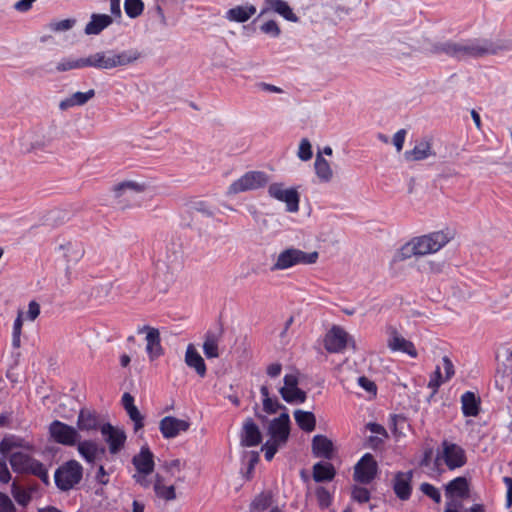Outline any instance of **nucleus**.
<instances>
[{
	"label": "nucleus",
	"mask_w": 512,
	"mask_h": 512,
	"mask_svg": "<svg viewBox=\"0 0 512 512\" xmlns=\"http://www.w3.org/2000/svg\"><path fill=\"white\" fill-rule=\"evenodd\" d=\"M467 463L466 451L462 446L449 440H443L437 448L433 461V471L440 475L444 468L456 470L463 467Z\"/></svg>",
	"instance_id": "7ed1b4c3"
},
{
	"label": "nucleus",
	"mask_w": 512,
	"mask_h": 512,
	"mask_svg": "<svg viewBox=\"0 0 512 512\" xmlns=\"http://www.w3.org/2000/svg\"><path fill=\"white\" fill-rule=\"evenodd\" d=\"M75 22V19H64L51 23L50 28L55 32L67 31L74 26Z\"/></svg>",
	"instance_id": "052dcab7"
},
{
	"label": "nucleus",
	"mask_w": 512,
	"mask_h": 512,
	"mask_svg": "<svg viewBox=\"0 0 512 512\" xmlns=\"http://www.w3.org/2000/svg\"><path fill=\"white\" fill-rule=\"evenodd\" d=\"M447 381L448 380L442 374L441 366H437L435 371L430 376L428 388L432 389L433 391H437L438 388Z\"/></svg>",
	"instance_id": "603ef678"
},
{
	"label": "nucleus",
	"mask_w": 512,
	"mask_h": 512,
	"mask_svg": "<svg viewBox=\"0 0 512 512\" xmlns=\"http://www.w3.org/2000/svg\"><path fill=\"white\" fill-rule=\"evenodd\" d=\"M261 441L262 435L259 427L251 418H248L243 424L241 445L245 447H254L260 444Z\"/></svg>",
	"instance_id": "412c9836"
},
{
	"label": "nucleus",
	"mask_w": 512,
	"mask_h": 512,
	"mask_svg": "<svg viewBox=\"0 0 512 512\" xmlns=\"http://www.w3.org/2000/svg\"><path fill=\"white\" fill-rule=\"evenodd\" d=\"M146 333V353L151 361L163 355L164 350L161 346L160 332L157 328L143 326L138 329V333Z\"/></svg>",
	"instance_id": "f3484780"
},
{
	"label": "nucleus",
	"mask_w": 512,
	"mask_h": 512,
	"mask_svg": "<svg viewBox=\"0 0 512 512\" xmlns=\"http://www.w3.org/2000/svg\"><path fill=\"white\" fill-rule=\"evenodd\" d=\"M377 463L370 453L364 454L354 468V479L357 482L368 484L376 476Z\"/></svg>",
	"instance_id": "2eb2a0df"
},
{
	"label": "nucleus",
	"mask_w": 512,
	"mask_h": 512,
	"mask_svg": "<svg viewBox=\"0 0 512 512\" xmlns=\"http://www.w3.org/2000/svg\"><path fill=\"white\" fill-rule=\"evenodd\" d=\"M283 386L279 388V393L284 401L290 404H301L306 400V393L298 387V372L287 373L283 378Z\"/></svg>",
	"instance_id": "9d476101"
},
{
	"label": "nucleus",
	"mask_w": 512,
	"mask_h": 512,
	"mask_svg": "<svg viewBox=\"0 0 512 512\" xmlns=\"http://www.w3.org/2000/svg\"><path fill=\"white\" fill-rule=\"evenodd\" d=\"M444 369V376L447 380H450L454 374H455V370H454V365L452 363V361L449 359V357L447 356H444L442 358V367L441 369Z\"/></svg>",
	"instance_id": "0e129e2a"
},
{
	"label": "nucleus",
	"mask_w": 512,
	"mask_h": 512,
	"mask_svg": "<svg viewBox=\"0 0 512 512\" xmlns=\"http://www.w3.org/2000/svg\"><path fill=\"white\" fill-rule=\"evenodd\" d=\"M14 511V505L11 501V499L3 494L0 493V512H13Z\"/></svg>",
	"instance_id": "774afa93"
},
{
	"label": "nucleus",
	"mask_w": 512,
	"mask_h": 512,
	"mask_svg": "<svg viewBox=\"0 0 512 512\" xmlns=\"http://www.w3.org/2000/svg\"><path fill=\"white\" fill-rule=\"evenodd\" d=\"M87 67L86 57L84 58H64L56 66L57 71L65 72L73 69Z\"/></svg>",
	"instance_id": "c03bdc74"
},
{
	"label": "nucleus",
	"mask_w": 512,
	"mask_h": 512,
	"mask_svg": "<svg viewBox=\"0 0 512 512\" xmlns=\"http://www.w3.org/2000/svg\"><path fill=\"white\" fill-rule=\"evenodd\" d=\"M132 463L136 472L152 473L154 471V455L147 446H142L140 452L134 455Z\"/></svg>",
	"instance_id": "b1692460"
},
{
	"label": "nucleus",
	"mask_w": 512,
	"mask_h": 512,
	"mask_svg": "<svg viewBox=\"0 0 512 512\" xmlns=\"http://www.w3.org/2000/svg\"><path fill=\"white\" fill-rule=\"evenodd\" d=\"M260 393L263 398V409L267 413H275L281 407L278 400L269 396V390L266 385L261 386Z\"/></svg>",
	"instance_id": "8fccbe9b"
},
{
	"label": "nucleus",
	"mask_w": 512,
	"mask_h": 512,
	"mask_svg": "<svg viewBox=\"0 0 512 512\" xmlns=\"http://www.w3.org/2000/svg\"><path fill=\"white\" fill-rule=\"evenodd\" d=\"M23 312L19 311L18 315L13 323V329H12V346L14 348H19L21 345V333H22V326H23Z\"/></svg>",
	"instance_id": "3c124183"
},
{
	"label": "nucleus",
	"mask_w": 512,
	"mask_h": 512,
	"mask_svg": "<svg viewBox=\"0 0 512 512\" xmlns=\"http://www.w3.org/2000/svg\"><path fill=\"white\" fill-rule=\"evenodd\" d=\"M32 457L23 452H14L10 455L9 462L14 472L24 473L27 470L29 463L31 464Z\"/></svg>",
	"instance_id": "58836bf2"
},
{
	"label": "nucleus",
	"mask_w": 512,
	"mask_h": 512,
	"mask_svg": "<svg viewBox=\"0 0 512 512\" xmlns=\"http://www.w3.org/2000/svg\"><path fill=\"white\" fill-rule=\"evenodd\" d=\"M352 498L359 503H366L370 499V492L367 488L355 486L352 490Z\"/></svg>",
	"instance_id": "bf43d9fd"
},
{
	"label": "nucleus",
	"mask_w": 512,
	"mask_h": 512,
	"mask_svg": "<svg viewBox=\"0 0 512 512\" xmlns=\"http://www.w3.org/2000/svg\"><path fill=\"white\" fill-rule=\"evenodd\" d=\"M273 504V493L269 490L262 491L252 500L250 504L251 512H264Z\"/></svg>",
	"instance_id": "f704fd0d"
},
{
	"label": "nucleus",
	"mask_w": 512,
	"mask_h": 512,
	"mask_svg": "<svg viewBox=\"0 0 512 512\" xmlns=\"http://www.w3.org/2000/svg\"><path fill=\"white\" fill-rule=\"evenodd\" d=\"M49 433L55 442L66 446H73L80 439V434L76 428L58 420L50 424Z\"/></svg>",
	"instance_id": "9b49d317"
},
{
	"label": "nucleus",
	"mask_w": 512,
	"mask_h": 512,
	"mask_svg": "<svg viewBox=\"0 0 512 512\" xmlns=\"http://www.w3.org/2000/svg\"><path fill=\"white\" fill-rule=\"evenodd\" d=\"M268 192L271 197L286 203L287 211L296 212L299 208V194L295 188H284L281 183H273Z\"/></svg>",
	"instance_id": "ddd939ff"
},
{
	"label": "nucleus",
	"mask_w": 512,
	"mask_h": 512,
	"mask_svg": "<svg viewBox=\"0 0 512 512\" xmlns=\"http://www.w3.org/2000/svg\"><path fill=\"white\" fill-rule=\"evenodd\" d=\"M314 167L316 175L318 176L321 182L327 183L332 179V169L328 161L321 155V153H318L316 155Z\"/></svg>",
	"instance_id": "c9c22d12"
},
{
	"label": "nucleus",
	"mask_w": 512,
	"mask_h": 512,
	"mask_svg": "<svg viewBox=\"0 0 512 512\" xmlns=\"http://www.w3.org/2000/svg\"><path fill=\"white\" fill-rule=\"evenodd\" d=\"M19 447L31 449V446L29 444L24 443V441L17 436L4 437L0 441V453L3 455H6L9 452H11L12 449Z\"/></svg>",
	"instance_id": "ea45409f"
},
{
	"label": "nucleus",
	"mask_w": 512,
	"mask_h": 512,
	"mask_svg": "<svg viewBox=\"0 0 512 512\" xmlns=\"http://www.w3.org/2000/svg\"><path fill=\"white\" fill-rule=\"evenodd\" d=\"M446 496L449 497H463L467 494L468 491V483L466 478L457 477L450 481L446 485Z\"/></svg>",
	"instance_id": "e433bc0d"
},
{
	"label": "nucleus",
	"mask_w": 512,
	"mask_h": 512,
	"mask_svg": "<svg viewBox=\"0 0 512 512\" xmlns=\"http://www.w3.org/2000/svg\"><path fill=\"white\" fill-rule=\"evenodd\" d=\"M255 13L256 7L254 5H239L229 9L225 18L232 22L243 23L248 21Z\"/></svg>",
	"instance_id": "bb28decb"
},
{
	"label": "nucleus",
	"mask_w": 512,
	"mask_h": 512,
	"mask_svg": "<svg viewBox=\"0 0 512 512\" xmlns=\"http://www.w3.org/2000/svg\"><path fill=\"white\" fill-rule=\"evenodd\" d=\"M462 412L464 416L475 417L479 413L480 400L471 391H466L461 396Z\"/></svg>",
	"instance_id": "2f4dec72"
},
{
	"label": "nucleus",
	"mask_w": 512,
	"mask_h": 512,
	"mask_svg": "<svg viewBox=\"0 0 512 512\" xmlns=\"http://www.w3.org/2000/svg\"><path fill=\"white\" fill-rule=\"evenodd\" d=\"M260 31L272 38H278L281 34V29L276 21L269 20L260 26Z\"/></svg>",
	"instance_id": "5fc2aeb1"
},
{
	"label": "nucleus",
	"mask_w": 512,
	"mask_h": 512,
	"mask_svg": "<svg viewBox=\"0 0 512 512\" xmlns=\"http://www.w3.org/2000/svg\"><path fill=\"white\" fill-rule=\"evenodd\" d=\"M273 11L283 17L285 20L297 23L299 17L293 12L289 4L284 0H264L263 8L258 17Z\"/></svg>",
	"instance_id": "6ab92c4d"
},
{
	"label": "nucleus",
	"mask_w": 512,
	"mask_h": 512,
	"mask_svg": "<svg viewBox=\"0 0 512 512\" xmlns=\"http://www.w3.org/2000/svg\"><path fill=\"white\" fill-rule=\"evenodd\" d=\"M190 209L193 212L201 214L203 217L202 220H211L216 222L225 221L223 218L220 217L221 212L212 205H210L209 203H207L206 201H195L191 204Z\"/></svg>",
	"instance_id": "cd10ccee"
},
{
	"label": "nucleus",
	"mask_w": 512,
	"mask_h": 512,
	"mask_svg": "<svg viewBox=\"0 0 512 512\" xmlns=\"http://www.w3.org/2000/svg\"><path fill=\"white\" fill-rule=\"evenodd\" d=\"M319 253L317 251L304 252L297 248H287L282 250L276 257L271 270H286L296 265H311L317 262Z\"/></svg>",
	"instance_id": "423d86ee"
},
{
	"label": "nucleus",
	"mask_w": 512,
	"mask_h": 512,
	"mask_svg": "<svg viewBox=\"0 0 512 512\" xmlns=\"http://www.w3.org/2000/svg\"><path fill=\"white\" fill-rule=\"evenodd\" d=\"M267 182L268 177L266 173L261 171H249L228 187L227 194L236 195L242 192L256 190L264 187Z\"/></svg>",
	"instance_id": "6e6552de"
},
{
	"label": "nucleus",
	"mask_w": 512,
	"mask_h": 512,
	"mask_svg": "<svg viewBox=\"0 0 512 512\" xmlns=\"http://www.w3.org/2000/svg\"><path fill=\"white\" fill-rule=\"evenodd\" d=\"M456 42L446 40L442 42H435L431 46V52L437 55L445 54L448 57L455 59Z\"/></svg>",
	"instance_id": "79ce46f5"
},
{
	"label": "nucleus",
	"mask_w": 512,
	"mask_h": 512,
	"mask_svg": "<svg viewBox=\"0 0 512 512\" xmlns=\"http://www.w3.org/2000/svg\"><path fill=\"white\" fill-rule=\"evenodd\" d=\"M145 184L136 181H123L113 187V197L119 200L122 208L132 206L138 202V196L144 192Z\"/></svg>",
	"instance_id": "1a4fd4ad"
},
{
	"label": "nucleus",
	"mask_w": 512,
	"mask_h": 512,
	"mask_svg": "<svg viewBox=\"0 0 512 512\" xmlns=\"http://www.w3.org/2000/svg\"><path fill=\"white\" fill-rule=\"evenodd\" d=\"M358 384L361 388H363L365 391L372 395H376L377 387L376 384L368 379L367 377L361 376L358 378Z\"/></svg>",
	"instance_id": "680f3d73"
},
{
	"label": "nucleus",
	"mask_w": 512,
	"mask_h": 512,
	"mask_svg": "<svg viewBox=\"0 0 512 512\" xmlns=\"http://www.w3.org/2000/svg\"><path fill=\"white\" fill-rule=\"evenodd\" d=\"M191 423L188 420L166 416L160 420L159 430L165 439L178 437L189 430Z\"/></svg>",
	"instance_id": "dca6fc26"
},
{
	"label": "nucleus",
	"mask_w": 512,
	"mask_h": 512,
	"mask_svg": "<svg viewBox=\"0 0 512 512\" xmlns=\"http://www.w3.org/2000/svg\"><path fill=\"white\" fill-rule=\"evenodd\" d=\"M412 472H398L393 480V490L401 500L409 499L411 495Z\"/></svg>",
	"instance_id": "5701e85b"
},
{
	"label": "nucleus",
	"mask_w": 512,
	"mask_h": 512,
	"mask_svg": "<svg viewBox=\"0 0 512 512\" xmlns=\"http://www.w3.org/2000/svg\"><path fill=\"white\" fill-rule=\"evenodd\" d=\"M61 248L64 250V256L70 263H77L84 255V249L81 244L78 243H67L62 245Z\"/></svg>",
	"instance_id": "a19ab883"
},
{
	"label": "nucleus",
	"mask_w": 512,
	"mask_h": 512,
	"mask_svg": "<svg viewBox=\"0 0 512 512\" xmlns=\"http://www.w3.org/2000/svg\"><path fill=\"white\" fill-rule=\"evenodd\" d=\"M387 345L390 350L394 352H402L409 355L411 358L418 356L417 350L414 344L402 337L395 328H391L389 331V337Z\"/></svg>",
	"instance_id": "aec40b11"
},
{
	"label": "nucleus",
	"mask_w": 512,
	"mask_h": 512,
	"mask_svg": "<svg viewBox=\"0 0 512 512\" xmlns=\"http://www.w3.org/2000/svg\"><path fill=\"white\" fill-rule=\"evenodd\" d=\"M336 472L329 462H319L313 466V479L316 482L331 481Z\"/></svg>",
	"instance_id": "72a5a7b5"
},
{
	"label": "nucleus",
	"mask_w": 512,
	"mask_h": 512,
	"mask_svg": "<svg viewBox=\"0 0 512 512\" xmlns=\"http://www.w3.org/2000/svg\"><path fill=\"white\" fill-rule=\"evenodd\" d=\"M455 236V233L444 228L428 234L412 237L400 246L395 252L392 263H399L412 257L419 258L435 254L446 246Z\"/></svg>",
	"instance_id": "f257e3e1"
},
{
	"label": "nucleus",
	"mask_w": 512,
	"mask_h": 512,
	"mask_svg": "<svg viewBox=\"0 0 512 512\" xmlns=\"http://www.w3.org/2000/svg\"><path fill=\"white\" fill-rule=\"evenodd\" d=\"M509 46L502 41H493L487 38H470L456 42L455 59H479L488 55H496L500 51L508 50Z\"/></svg>",
	"instance_id": "f03ea898"
},
{
	"label": "nucleus",
	"mask_w": 512,
	"mask_h": 512,
	"mask_svg": "<svg viewBox=\"0 0 512 512\" xmlns=\"http://www.w3.org/2000/svg\"><path fill=\"white\" fill-rule=\"evenodd\" d=\"M312 450L316 457L331 459L333 455V443L323 435H315L312 440Z\"/></svg>",
	"instance_id": "c756f323"
},
{
	"label": "nucleus",
	"mask_w": 512,
	"mask_h": 512,
	"mask_svg": "<svg viewBox=\"0 0 512 512\" xmlns=\"http://www.w3.org/2000/svg\"><path fill=\"white\" fill-rule=\"evenodd\" d=\"M100 432L111 454H118L124 448L127 436L123 429L110 423H103Z\"/></svg>",
	"instance_id": "f8f14e48"
},
{
	"label": "nucleus",
	"mask_w": 512,
	"mask_h": 512,
	"mask_svg": "<svg viewBox=\"0 0 512 512\" xmlns=\"http://www.w3.org/2000/svg\"><path fill=\"white\" fill-rule=\"evenodd\" d=\"M124 10L129 18L135 19L143 13L144 3L142 0H125Z\"/></svg>",
	"instance_id": "09e8293b"
},
{
	"label": "nucleus",
	"mask_w": 512,
	"mask_h": 512,
	"mask_svg": "<svg viewBox=\"0 0 512 512\" xmlns=\"http://www.w3.org/2000/svg\"><path fill=\"white\" fill-rule=\"evenodd\" d=\"M103 423L100 422L99 416L97 413L88 410L81 409L77 419V428L83 432H93L100 430V427Z\"/></svg>",
	"instance_id": "4be33fe9"
},
{
	"label": "nucleus",
	"mask_w": 512,
	"mask_h": 512,
	"mask_svg": "<svg viewBox=\"0 0 512 512\" xmlns=\"http://www.w3.org/2000/svg\"><path fill=\"white\" fill-rule=\"evenodd\" d=\"M152 473H141V472H136L134 475H133V479L135 480V482L137 484H139L141 487L143 488H149L152 484V482L149 480V476L151 475Z\"/></svg>",
	"instance_id": "69168bd1"
},
{
	"label": "nucleus",
	"mask_w": 512,
	"mask_h": 512,
	"mask_svg": "<svg viewBox=\"0 0 512 512\" xmlns=\"http://www.w3.org/2000/svg\"><path fill=\"white\" fill-rule=\"evenodd\" d=\"M317 501L321 508H327L331 503V494L324 487H317L315 491Z\"/></svg>",
	"instance_id": "13d9d810"
},
{
	"label": "nucleus",
	"mask_w": 512,
	"mask_h": 512,
	"mask_svg": "<svg viewBox=\"0 0 512 512\" xmlns=\"http://www.w3.org/2000/svg\"><path fill=\"white\" fill-rule=\"evenodd\" d=\"M420 490L422 491L423 494L430 497L436 503L441 502V493L435 486L429 483H422L420 486Z\"/></svg>",
	"instance_id": "6e6d98bb"
},
{
	"label": "nucleus",
	"mask_w": 512,
	"mask_h": 512,
	"mask_svg": "<svg viewBox=\"0 0 512 512\" xmlns=\"http://www.w3.org/2000/svg\"><path fill=\"white\" fill-rule=\"evenodd\" d=\"M112 23L113 19L110 15L93 13L84 32L87 35H98Z\"/></svg>",
	"instance_id": "393cba45"
},
{
	"label": "nucleus",
	"mask_w": 512,
	"mask_h": 512,
	"mask_svg": "<svg viewBox=\"0 0 512 512\" xmlns=\"http://www.w3.org/2000/svg\"><path fill=\"white\" fill-rule=\"evenodd\" d=\"M25 473H31L37 476L45 484L49 483V475L46 466L34 458L31 464L29 463Z\"/></svg>",
	"instance_id": "49530a36"
},
{
	"label": "nucleus",
	"mask_w": 512,
	"mask_h": 512,
	"mask_svg": "<svg viewBox=\"0 0 512 512\" xmlns=\"http://www.w3.org/2000/svg\"><path fill=\"white\" fill-rule=\"evenodd\" d=\"M406 134L405 129H400L393 135V144L398 152L403 149Z\"/></svg>",
	"instance_id": "338daca9"
},
{
	"label": "nucleus",
	"mask_w": 512,
	"mask_h": 512,
	"mask_svg": "<svg viewBox=\"0 0 512 512\" xmlns=\"http://www.w3.org/2000/svg\"><path fill=\"white\" fill-rule=\"evenodd\" d=\"M72 220V213L62 209H53L44 216L45 222H53L55 224L69 222Z\"/></svg>",
	"instance_id": "de8ad7c7"
},
{
	"label": "nucleus",
	"mask_w": 512,
	"mask_h": 512,
	"mask_svg": "<svg viewBox=\"0 0 512 512\" xmlns=\"http://www.w3.org/2000/svg\"><path fill=\"white\" fill-rule=\"evenodd\" d=\"M25 473H31L37 476L45 484L49 483V475L46 466L34 458L31 464L29 463Z\"/></svg>",
	"instance_id": "a18cd8bd"
},
{
	"label": "nucleus",
	"mask_w": 512,
	"mask_h": 512,
	"mask_svg": "<svg viewBox=\"0 0 512 512\" xmlns=\"http://www.w3.org/2000/svg\"><path fill=\"white\" fill-rule=\"evenodd\" d=\"M77 450L80 456L89 464H94L106 453L105 447L95 440H83L77 442Z\"/></svg>",
	"instance_id": "a211bd4d"
},
{
	"label": "nucleus",
	"mask_w": 512,
	"mask_h": 512,
	"mask_svg": "<svg viewBox=\"0 0 512 512\" xmlns=\"http://www.w3.org/2000/svg\"><path fill=\"white\" fill-rule=\"evenodd\" d=\"M294 418L297 425L306 432H311L315 429L316 419L312 412L296 410Z\"/></svg>",
	"instance_id": "4c0bfd02"
},
{
	"label": "nucleus",
	"mask_w": 512,
	"mask_h": 512,
	"mask_svg": "<svg viewBox=\"0 0 512 512\" xmlns=\"http://www.w3.org/2000/svg\"><path fill=\"white\" fill-rule=\"evenodd\" d=\"M185 363L188 367L193 368L200 377L206 375V364L204 359L195 349L193 344H189L185 353Z\"/></svg>",
	"instance_id": "a878e982"
},
{
	"label": "nucleus",
	"mask_w": 512,
	"mask_h": 512,
	"mask_svg": "<svg viewBox=\"0 0 512 512\" xmlns=\"http://www.w3.org/2000/svg\"><path fill=\"white\" fill-rule=\"evenodd\" d=\"M127 414L134 423V430L138 431L144 426L143 416L136 406L126 409Z\"/></svg>",
	"instance_id": "4d7b16f0"
},
{
	"label": "nucleus",
	"mask_w": 512,
	"mask_h": 512,
	"mask_svg": "<svg viewBox=\"0 0 512 512\" xmlns=\"http://www.w3.org/2000/svg\"><path fill=\"white\" fill-rule=\"evenodd\" d=\"M290 434V417L284 412L279 417L274 418L268 427L269 439L262 446L265 453V459L271 461L277 451L283 447Z\"/></svg>",
	"instance_id": "20e7f679"
},
{
	"label": "nucleus",
	"mask_w": 512,
	"mask_h": 512,
	"mask_svg": "<svg viewBox=\"0 0 512 512\" xmlns=\"http://www.w3.org/2000/svg\"><path fill=\"white\" fill-rule=\"evenodd\" d=\"M140 57L137 50H124L116 52L115 50L101 51L86 57L87 67L109 70L120 66H126L136 61Z\"/></svg>",
	"instance_id": "39448f33"
},
{
	"label": "nucleus",
	"mask_w": 512,
	"mask_h": 512,
	"mask_svg": "<svg viewBox=\"0 0 512 512\" xmlns=\"http://www.w3.org/2000/svg\"><path fill=\"white\" fill-rule=\"evenodd\" d=\"M218 337L213 333H207L203 343V352L207 358H217L218 352Z\"/></svg>",
	"instance_id": "37998d69"
},
{
	"label": "nucleus",
	"mask_w": 512,
	"mask_h": 512,
	"mask_svg": "<svg viewBox=\"0 0 512 512\" xmlns=\"http://www.w3.org/2000/svg\"><path fill=\"white\" fill-rule=\"evenodd\" d=\"M82 474L81 464L76 460H70L55 471V484L63 491L70 490L80 482Z\"/></svg>",
	"instance_id": "0eeeda50"
},
{
	"label": "nucleus",
	"mask_w": 512,
	"mask_h": 512,
	"mask_svg": "<svg viewBox=\"0 0 512 512\" xmlns=\"http://www.w3.org/2000/svg\"><path fill=\"white\" fill-rule=\"evenodd\" d=\"M351 340L349 334L339 326H333L325 335L324 347L329 353H341Z\"/></svg>",
	"instance_id": "4468645a"
},
{
	"label": "nucleus",
	"mask_w": 512,
	"mask_h": 512,
	"mask_svg": "<svg viewBox=\"0 0 512 512\" xmlns=\"http://www.w3.org/2000/svg\"><path fill=\"white\" fill-rule=\"evenodd\" d=\"M12 493L19 504L24 505L30 499L29 495L26 492L22 491L20 488H18L15 483L12 484Z\"/></svg>",
	"instance_id": "e2e57ef3"
},
{
	"label": "nucleus",
	"mask_w": 512,
	"mask_h": 512,
	"mask_svg": "<svg viewBox=\"0 0 512 512\" xmlns=\"http://www.w3.org/2000/svg\"><path fill=\"white\" fill-rule=\"evenodd\" d=\"M297 156L302 161H309L312 158V156H313L312 146H311L310 141L307 138H303L300 141Z\"/></svg>",
	"instance_id": "864d4df0"
},
{
	"label": "nucleus",
	"mask_w": 512,
	"mask_h": 512,
	"mask_svg": "<svg viewBox=\"0 0 512 512\" xmlns=\"http://www.w3.org/2000/svg\"><path fill=\"white\" fill-rule=\"evenodd\" d=\"M95 96V90L90 89L86 92H75L71 96L63 99L59 103V109L65 111L74 106H83L89 100H91Z\"/></svg>",
	"instance_id": "c85d7f7f"
},
{
	"label": "nucleus",
	"mask_w": 512,
	"mask_h": 512,
	"mask_svg": "<svg viewBox=\"0 0 512 512\" xmlns=\"http://www.w3.org/2000/svg\"><path fill=\"white\" fill-rule=\"evenodd\" d=\"M153 489L157 497L166 501L176 498L175 487L173 485H165L164 478L158 473L154 478Z\"/></svg>",
	"instance_id": "473e14b6"
},
{
	"label": "nucleus",
	"mask_w": 512,
	"mask_h": 512,
	"mask_svg": "<svg viewBox=\"0 0 512 512\" xmlns=\"http://www.w3.org/2000/svg\"><path fill=\"white\" fill-rule=\"evenodd\" d=\"M435 155L432 152L431 144L429 141H421L412 150H407L404 153V157L408 161H421L428 157Z\"/></svg>",
	"instance_id": "7c9ffc66"
}]
</instances>
